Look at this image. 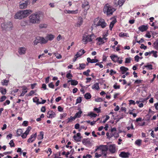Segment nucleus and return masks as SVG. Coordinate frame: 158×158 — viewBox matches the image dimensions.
<instances>
[{"instance_id": "nucleus-1", "label": "nucleus", "mask_w": 158, "mask_h": 158, "mask_svg": "<svg viewBox=\"0 0 158 158\" xmlns=\"http://www.w3.org/2000/svg\"><path fill=\"white\" fill-rule=\"evenodd\" d=\"M43 15L38 12H36L31 15L29 17V22L32 24H38L40 23V18Z\"/></svg>"}, {"instance_id": "nucleus-2", "label": "nucleus", "mask_w": 158, "mask_h": 158, "mask_svg": "<svg viewBox=\"0 0 158 158\" xmlns=\"http://www.w3.org/2000/svg\"><path fill=\"white\" fill-rule=\"evenodd\" d=\"M32 12V11L30 10H20L16 13L15 18V19H21L27 17Z\"/></svg>"}, {"instance_id": "nucleus-3", "label": "nucleus", "mask_w": 158, "mask_h": 158, "mask_svg": "<svg viewBox=\"0 0 158 158\" xmlns=\"http://www.w3.org/2000/svg\"><path fill=\"white\" fill-rule=\"evenodd\" d=\"M115 10V9L108 4H106L103 9L104 13L106 14L108 16L112 15Z\"/></svg>"}, {"instance_id": "nucleus-4", "label": "nucleus", "mask_w": 158, "mask_h": 158, "mask_svg": "<svg viewBox=\"0 0 158 158\" xmlns=\"http://www.w3.org/2000/svg\"><path fill=\"white\" fill-rule=\"evenodd\" d=\"M1 26L3 30L10 31L13 28V25L11 22H8L1 24Z\"/></svg>"}, {"instance_id": "nucleus-5", "label": "nucleus", "mask_w": 158, "mask_h": 158, "mask_svg": "<svg viewBox=\"0 0 158 158\" xmlns=\"http://www.w3.org/2000/svg\"><path fill=\"white\" fill-rule=\"evenodd\" d=\"M48 42L47 40H46L43 37H37L36 39L34 41V44L37 45L38 43L41 44H45Z\"/></svg>"}, {"instance_id": "nucleus-6", "label": "nucleus", "mask_w": 158, "mask_h": 158, "mask_svg": "<svg viewBox=\"0 0 158 158\" xmlns=\"http://www.w3.org/2000/svg\"><path fill=\"white\" fill-rule=\"evenodd\" d=\"M30 3V0H24L21 1L19 3V7L21 9H24L26 8L28 5Z\"/></svg>"}, {"instance_id": "nucleus-7", "label": "nucleus", "mask_w": 158, "mask_h": 158, "mask_svg": "<svg viewBox=\"0 0 158 158\" xmlns=\"http://www.w3.org/2000/svg\"><path fill=\"white\" fill-rule=\"evenodd\" d=\"M107 24L105 22V20L101 18L100 19L96 24V26H100L102 28H105Z\"/></svg>"}, {"instance_id": "nucleus-8", "label": "nucleus", "mask_w": 158, "mask_h": 158, "mask_svg": "<svg viewBox=\"0 0 158 158\" xmlns=\"http://www.w3.org/2000/svg\"><path fill=\"white\" fill-rule=\"evenodd\" d=\"M82 40L84 42H85V44H86L88 42H91L92 41L91 35H84L83 36Z\"/></svg>"}, {"instance_id": "nucleus-9", "label": "nucleus", "mask_w": 158, "mask_h": 158, "mask_svg": "<svg viewBox=\"0 0 158 158\" xmlns=\"http://www.w3.org/2000/svg\"><path fill=\"white\" fill-rule=\"evenodd\" d=\"M82 7L83 8L85 9V10L87 11L89 7V2L87 1L84 0V1L82 2Z\"/></svg>"}, {"instance_id": "nucleus-10", "label": "nucleus", "mask_w": 158, "mask_h": 158, "mask_svg": "<svg viewBox=\"0 0 158 158\" xmlns=\"http://www.w3.org/2000/svg\"><path fill=\"white\" fill-rule=\"evenodd\" d=\"M31 129V127L28 126L27 129L26 131L25 132L21 135V137L23 139H24L26 138L27 135L29 134L30 131Z\"/></svg>"}, {"instance_id": "nucleus-11", "label": "nucleus", "mask_w": 158, "mask_h": 158, "mask_svg": "<svg viewBox=\"0 0 158 158\" xmlns=\"http://www.w3.org/2000/svg\"><path fill=\"white\" fill-rule=\"evenodd\" d=\"M36 137V133H35V134H32L31 135L30 137L28 139L27 142L28 143L33 142L34 140H35Z\"/></svg>"}, {"instance_id": "nucleus-12", "label": "nucleus", "mask_w": 158, "mask_h": 158, "mask_svg": "<svg viewBox=\"0 0 158 158\" xmlns=\"http://www.w3.org/2000/svg\"><path fill=\"white\" fill-rule=\"evenodd\" d=\"M125 0H114V3L116 6L119 5L120 6L123 5Z\"/></svg>"}, {"instance_id": "nucleus-13", "label": "nucleus", "mask_w": 158, "mask_h": 158, "mask_svg": "<svg viewBox=\"0 0 158 158\" xmlns=\"http://www.w3.org/2000/svg\"><path fill=\"white\" fill-rule=\"evenodd\" d=\"M130 155V153L128 152H121L119 155V156L122 158H128L129 156Z\"/></svg>"}, {"instance_id": "nucleus-14", "label": "nucleus", "mask_w": 158, "mask_h": 158, "mask_svg": "<svg viewBox=\"0 0 158 158\" xmlns=\"http://www.w3.org/2000/svg\"><path fill=\"white\" fill-rule=\"evenodd\" d=\"M148 28L147 25H143L138 27L139 30L142 32L146 31Z\"/></svg>"}, {"instance_id": "nucleus-15", "label": "nucleus", "mask_w": 158, "mask_h": 158, "mask_svg": "<svg viewBox=\"0 0 158 158\" xmlns=\"http://www.w3.org/2000/svg\"><path fill=\"white\" fill-rule=\"evenodd\" d=\"M26 49L24 47H21L19 49L18 52L20 55L24 54L26 53Z\"/></svg>"}, {"instance_id": "nucleus-16", "label": "nucleus", "mask_w": 158, "mask_h": 158, "mask_svg": "<svg viewBox=\"0 0 158 158\" xmlns=\"http://www.w3.org/2000/svg\"><path fill=\"white\" fill-rule=\"evenodd\" d=\"M109 150L112 153H115V146L114 145H110L109 146Z\"/></svg>"}, {"instance_id": "nucleus-17", "label": "nucleus", "mask_w": 158, "mask_h": 158, "mask_svg": "<svg viewBox=\"0 0 158 158\" xmlns=\"http://www.w3.org/2000/svg\"><path fill=\"white\" fill-rule=\"evenodd\" d=\"M64 12L66 14H76L78 13V10H65L64 11Z\"/></svg>"}, {"instance_id": "nucleus-18", "label": "nucleus", "mask_w": 158, "mask_h": 158, "mask_svg": "<svg viewBox=\"0 0 158 158\" xmlns=\"http://www.w3.org/2000/svg\"><path fill=\"white\" fill-rule=\"evenodd\" d=\"M87 60L88 63H97L98 61V60L96 59H91L89 57H88L87 59Z\"/></svg>"}, {"instance_id": "nucleus-19", "label": "nucleus", "mask_w": 158, "mask_h": 158, "mask_svg": "<svg viewBox=\"0 0 158 158\" xmlns=\"http://www.w3.org/2000/svg\"><path fill=\"white\" fill-rule=\"evenodd\" d=\"M85 52V51L84 49H81L79 52H77V54L76 55V56H77L79 57L83 55Z\"/></svg>"}, {"instance_id": "nucleus-20", "label": "nucleus", "mask_w": 158, "mask_h": 158, "mask_svg": "<svg viewBox=\"0 0 158 158\" xmlns=\"http://www.w3.org/2000/svg\"><path fill=\"white\" fill-rule=\"evenodd\" d=\"M83 22V19L81 17H79L78 19V21L77 23V26L80 27L82 24Z\"/></svg>"}, {"instance_id": "nucleus-21", "label": "nucleus", "mask_w": 158, "mask_h": 158, "mask_svg": "<svg viewBox=\"0 0 158 158\" xmlns=\"http://www.w3.org/2000/svg\"><path fill=\"white\" fill-rule=\"evenodd\" d=\"M120 69L121 71V73L122 74H124L128 70V69L124 66H121L120 67Z\"/></svg>"}, {"instance_id": "nucleus-22", "label": "nucleus", "mask_w": 158, "mask_h": 158, "mask_svg": "<svg viewBox=\"0 0 158 158\" xmlns=\"http://www.w3.org/2000/svg\"><path fill=\"white\" fill-rule=\"evenodd\" d=\"M110 57L112 60L115 62H116L117 61V60H119V57H118L117 56L115 55L111 56Z\"/></svg>"}, {"instance_id": "nucleus-23", "label": "nucleus", "mask_w": 158, "mask_h": 158, "mask_svg": "<svg viewBox=\"0 0 158 158\" xmlns=\"http://www.w3.org/2000/svg\"><path fill=\"white\" fill-rule=\"evenodd\" d=\"M116 22V19H115L110 22L109 26L110 29V30H112L113 27L114 26V24Z\"/></svg>"}, {"instance_id": "nucleus-24", "label": "nucleus", "mask_w": 158, "mask_h": 158, "mask_svg": "<svg viewBox=\"0 0 158 158\" xmlns=\"http://www.w3.org/2000/svg\"><path fill=\"white\" fill-rule=\"evenodd\" d=\"M71 82V85H76L78 84V82L76 80H68V82Z\"/></svg>"}, {"instance_id": "nucleus-25", "label": "nucleus", "mask_w": 158, "mask_h": 158, "mask_svg": "<svg viewBox=\"0 0 158 158\" xmlns=\"http://www.w3.org/2000/svg\"><path fill=\"white\" fill-rule=\"evenodd\" d=\"M82 112L80 109L79 111L76 113L74 115L75 118H79L81 116V114L82 113Z\"/></svg>"}, {"instance_id": "nucleus-26", "label": "nucleus", "mask_w": 158, "mask_h": 158, "mask_svg": "<svg viewBox=\"0 0 158 158\" xmlns=\"http://www.w3.org/2000/svg\"><path fill=\"white\" fill-rule=\"evenodd\" d=\"M92 89H94L98 90L99 89V83H95L92 86Z\"/></svg>"}, {"instance_id": "nucleus-27", "label": "nucleus", "mask_w": 158, "mask_h": 158, "mask_svg": "<svg viewBox=\"0 0 158 158\" xmlns=\"http://www.w3.org/2000/svg\"><path fill=\"white\" fill-rule=\"evenodd\" d=\"M44 138V132L43 131L40 132V134L38 135L37 139L38 140H41Z\"/></svg>"}, {"instance_id": "nucleus-28", "label": "nucleus", "mask_w": 158, "mask_h": 158, "mask_svg": "<svg viewBox=\"0 0 158 158\" xmlns=\"http://www.w3.org/2000/svg\"><path fill=\"white\" fill-rule=\"evenodd\" d=\"M23 131L22 129H19L17 131V136H19L22 135Z\"/></svg>"}, {"instance_id": "nucleus-29", "label": "nucleus", "mask_w": 158, "mask_h": 158, "mask_svg": "<svg viewBox=\"0 0 158 158\" xmlns=\"http://www.w3.org/2000/svg\"><path fill=\"white\" fill-rule=\"evenodd\" d=\"M48 114H50V115L51 116L52 118L54 117L56 115L55 113L52 110H50L48 111L47 113V115Z\"/></svg>"}, {"instance_id": "nucleus-30", "label": "nucleus", "mask_w": 158, "mask_h": 158, "mask_svg": "<svg viewBox=\"0 0 158 158\" xmlns=\"http://www.w3.org/2000/svg\"><path fill=\"white\" fill-rule=\"evenodd\" d=\"M103 38H102L100 37L97 38L96 39V40H98V42H99L100 43H99V45H100L102 44H104L105 42H104Z\"/></svg>"}, {"instance_id": "nucleus-31", "label": "nucleus", "mask_w": 158, "mask_h": 158, "mask_svg": "<svg viewBox=\"0 0 158 158\" xmlns=\"http://www.w3.org/2000/svg\"><path fill=\"white\" fill-rule=\"evenodd\" d=\"M79 66V68H77V69L80 70L83 69H84L86 67V65L84 63L80 64Z\"/></svg>"}, {"instance_id": "nucleus-32", "label": "nucleus", "mask_w": 158, "mask_h": 158, "mask_svg": "<svg viewBox=\"0 0 158 158\" xmlns=\"http://www.w3.org/2000/svg\"><path fill=\"white\" fill-rule=\"evenodd\" d=\"M85 98L86 99H89L91 98V95L90 93H87L85 94L84 95Z\"/></svg>"}, {"instance_id": "nucleus-33", "label": "nucleus", "mask_w": 158, "mask_h": 158, "mask_svg": "<svg viewBox=\"0 0 158 158\" xmlns=\"http://www.w3.org/2000/svg\"><path fill=\"white\" fill-rule=\"evenodd\" d=\"M48 40H52L54 38V36L53 35L50 34L48 35L47 36Z\"/></svg>"}, {"instance_id": "nucleus-34", "label": "nucleus", "mask_w": 158, "mask_h": 158, "mask_svg": "<svg viewBox=\"0 0 158 158\" xmlns=\"http://www.w3.org/2000/svg\"><path fill=\"white\" fill-rule=\"evenodd\" d=\"M88 116H89L91 117H95L97 116V114L93 112H91L88 113L87 114Z\"/></svg>"}, {"instance_id": "nucleus-35", "label": "nucleus", "mask_w": 158, "mask_h": 158, "mask_svg": "<svg viewBox=\"0 0 158 158\" xmlns=\"http://www.w3.org/2000/svg\"><path fill=\"white\" fill-rule=\"evenodd\" d=\"M0 92L2 94L5 95L6 93V89L2 87H0Z\"/></svg>"}, {"instance_id": "nucleus-36", "label": "nucleus", "mask_w": 158, "mask_h": 158, "mask_svg": "<svg viewBox=\"0 0 158 158\" xmlns=\"http://www.w3.org/2000/svg\"><path fill=\"white\" fill-rule=\"evenodd\" d=\"M103 148H102V151L103 152H107L108 150V148L106 145H102Z\"/></svg>"}, {"instance_id": "nucleus-37", "label": "nucleus", "mask_w": 158, "mask_h": 158, "mask_svg": "<svg viewBox=\"0 0 158 158\" xmlns=\"http://www.w3.org/2000/svg\"><path fill=\"white\" fill-rule=\"evenodd\" d=\"M8 82L9 81L8 80L6 79H4L2 80L1 82V83L2 85H8Z\"/></svg>"}, {"instance_id": "nucleus-38", "label": "nucleus", "mask_w": 158, "mask_h": 158, "mask_svg": "<svg viewBox=\"0 0 158 158\" xmlns=\"http://www.w3.org/2000/svg\"><path fill=\"white\" fill-rule=\"evenodd\" d=\"M90 72V70L88 69L86 71H84L83 73V75L86 76H89V73Z\"/></svg>"}, {"instance_id": "nucleus-39", "label": "nucleus", "mask_w": 158, "mask_h": 158, "mask_svg": "<svg viewBox=\"0 0 158 158\" xmlns=\"http://www.w3.org/2000/svg\"><path fill=\"white\" fill-rule=\"evenodd\" d=\"M87 139H84L82 140V142L83 144L85 145H86L88 144H89L90 142V141H86Z\"/></svg>"}, {"instance_id": "nucleus-40", "label": "nucleus", "mask_w": 158, "mask_h": 158, "mask_svg": "<svg viewBox=\"0 0 158 158\" xmlns=\"http://www.w3.org/2000/svg\"><path fill=\"white\" fill-rule=\"evenodd\" d=\"M143 67L148 68L149 70H152L153 69L152 65L151 64H148L147 65L143 66Z\"/></svg>"}, {"instance_id": "nucleus-41", "label": "nucleus", "mask_w": 158, "mask_h": 158, "mask_svg": "<svg viewBox=\"0 0 158 158\" xmlns=\"http://www.w3.org/2000/svg\"><path fill=\"white\" fill-rule=\"evenodd\" d=\"M141 142L142 140L141 139H138L135 141V144L139 146L140 145Z\"/></svg>"}, {"instance_id": "nucleus-42", "label": "nucleus", "mask_w": 158, "mask_h": 158, "mask_svg": "<svg viewBox=\"0 0 158 158\" xmlns=\"http://www.w3.org/2000/svg\"><path fill=\"white\" fill-rule=\"evenodd\" d=\"M40 28H46L47 27V25L45 24H41L39 25Z\"/></svg>"}, {"instance_id": "nucleus-43", "label": "nucleus", "mask_w": 158, "mask_h": 158, "mask_svg": "<svg viewBox=\"0 0 158 158\" xmlns=\"http://www.w3.org/2000/svg\"><path fill=\"white\" fill-rule=\"evenodd\" d=\"M35 92L34 90H31L29 92V94H26V96H32L33 94L35 93Z\"/></svg>"}, {"instance_id": "nucleus-44", "label": "nucleus", "mask_w": 158, "mask_h": 158, "mask_svg": "<svg viewBox=\"0 0 158 158\" xmlns=\"http://www.w3.org/2000/svg\"><path fill=\"white\" fill-rule=\"evenodd\" d=\"M76 118H75L74 116V117L71 116L70 118H69L68 119V121L67 122V123H69V122L73 120H74Z\"/></svg>"}, {"instance_id": "nucleus-45", "label": "nucleus", "mask_w": 158, "mask_h": 158, "mask_svg": "<svg viewBox=\"0 0 158 158\" xmlns=\"http://www.w3.org/2000/svg\"><path fill=\"white\" fill-rule=\"evenodd\" d=\"M11 147H14L15 146V143L13 140H11L9 143Z\"/></svg>"}, {"instance_id": "nucleus-46", "label": "nucleus", "mask_w": 158, "mask_h": 158, "mask_svg": "<svg viewBox=\"0 0 158 158\" xmlns=\"http://www.w3.org/2000/svg\"><path fill=\"white\" fill-rule=\"evenodd\" d=\"M131 61V58L130 57L127 58L125 59V63H130Z\"/></svg>"}, {"instance_id": "nucleus-47", "label": "nucleus", "mask_w": 158, "mask_h": 158, "mask_svg": "<svg viewBox=\"0 0 158 158\" xmlns=\"http://www.w3.org/2000/svg\"><path fill=\"white\" fill-rule=\"evenodd\" d=\"M73 76L70 73H69L66 74V77L69 79H71Z\"/></svg>"}, {"instance_id": "nucleus-48", "label": "nucleus", "mask_w": 158, "mask_h": 158, "mask_svg": "<svg viewBox=\"0 0 158 158\" xmlns=\"http://www.w3.org/2000/svg\"><path fill=\"white\" fill-rule=\"evenodd\" d=\"M6 98V97L5 96H2L0 98V102H2L4 101Z\"/></svg>"}, {"instance_id": "nucleus-49", "label": "nucleus", "mask_w": 158, "mask_h": 158, "mask_svg": "<svg viewBox=\"0 0 158 158\" xmlns=\"http://www.w3.org/2000/svg\"><path fill=\"white\" fill-rule=\"evenodd\" d=\"M95 101L97 102H101L103 101L102 99L100 98H98L95 99Z\"/></svg>"}, {"instance_id": "nucleus-50", "label": "nucleus", "mask_w": 158, "mask_h": 158, "mask_svg": "<svg viewBox=\"0 0 158 158\" xmlns=\"http://www.w3.org/2000/svg\"><path fill=\"white\" fill-rule=\"evenodd\" d=\"M82 101L81 98V97H79V98H78L76 100V104L80 103Z\"/></svg>"}, {"instance_id": "nucleus-51", "label": "nucleus", "mask_w": 158, "mask_h": 158, "mask_svg": "<svg viewBox=\"0 0 158 158\" xmlns=\"http://www.w3.org/2000/svg\"><path fill=\"white\" fill-rule=\"evenodd\" d=\"M117 85V83H115L114 85L113 86V87L114 88V89H120V86L119 85Z\"/></svg>"}, {"instance_id": "nucleus-52", "label": "nucleus", "mask_w": 158, "mask_h": 158, "mask_svg": "<svg viewBox=\"0 0 158 158\" xmlns=\"http://www.w3.org/2000/svg\"><path fill=\"white\" fill-rule=\"evenodd\" d=\"M48 86L51 88L54 89V85H53L52 82H51L48 84Z\"/></svg>"}, {"instance_id": "nucleus-53", "label": "nucleus", "mask_w": 158, "mask_h": 158, "mask_svg": "<svg viewBox=\"0 0 158 158\" xmlns=\"http://www.w3.org/2000/svg\"><path fill=\"white\" fill-rule=\"evenodd\" d=\"M73 138L74 139L77 141H79L80 140V139L75 135H74L73 136Z\"/></svg>"}, {"instance_id": "nucleus-54", "label": "nucleus", "mask_w": 158, "mask_h": 158, "mask_svg": "<svg viewBox=\"0 0 158 158\" xmlns=\"http://www.w3.org/2000/svg\"><path fill=\"white\" fill-rule=\"evenodd\" d=\"M106 118L102 122V123H105L110 118V117L108 115H106Z\"/></svg>"}, {"instance_id": "nucleus-55", "label": "nucleus", "mask_w": 158, "mask_h": 158, "mask_svg": "<svg viewBox=\"0 0 158 158\" xmlns=\"http://www.w3.org/2000/svg\"><path fill=\"white\" fill-rule=\"evenodd\" d=\"M139 57L138 55L136 56L135 57L134 59L135 61H136L137 62H138L139 60Z\"/></svg>"}, {"instance_id": "nucleus-56", "label": "nucleus", "mask_w": 158, "mask_h": 158, "mask_svg": "<svg viewBox=\"0 0 158 158\" xmlns=\"http://www.w3.org/2000/svg\"><path fill=\"white\" fill-rule=\"evenodd\" d=\"M142 81V80H137L135 81V83L139 84L141 83Z\"/></svg>"}, {"instance_id": "nucleus-57", "label": "nucleus", "mask_w": 158, "mask_h": 158, "mask_svg": "<svg viewBox=\"0 0 158 158\" xmlns=\"http://www.w3.org/2000/svg\"><path fill=\"white\" fill-rule=\"evenodd\" d=\"M116 73V72L115 71H114L112 69H111L110 70V75L111 76H112V75H113V74H115Z\"/></svg>"}, {"instance_id": "nucleus-58", "label": "nucleus", "mask_w": 158, "mask_h": 158, "mask_svg": "<svg viewBox=\"0 0 158 158\" xmlns=\"http://www.w3.org/2000/svg\"><path fill=\"white\" fill-rule=\"evenodd\" d=\"M126 33H124L123 32H121L119 34V36L120 37H124L126 36Z\"/></svg>"}, {"instance_id": "nucleus-59", "label": "nucleus", "mask_w": 158, "mask_h": 158, "mask_svg": "<svg viewBox=\"0 0 158 158\" xmlns=\"http://www.w3.org/2000/svg\"><path fill=\"white\" fill-rule=\"evenodd\" d=\"M28 122L27 121H23L22 125L25 126H27L28 125Z\"/></svg>"}, {"instance_id": "nucleus-60", "label": "nucleus", "mask_w": 158, "mask_h": 158, "mask_svg": "<svg viewBox=\"0 0 158 158\" xmlns=\"http://www.w3.org/2000/svg\"><path fill=\"white\" fill-rule=\"evenodd\" d=\"M92 156L89 154H87L86 156H83V158H86L87 157H88L89 158H91Z\"/></svg>"}, {"instance_id": "nucleus-61", "label": "nucleus", "mask_w": 158, "mask_h": 158, "mask_svg": "<svg viewBox=\"0 0 158 158\" xmlns=\"http://www.w3.org/2000/svg\"><path fill=\"white\" fill-rule=\"evenodd\" d=\"M58 110L60 112H62L63 110V108L60 106H59L58 107Z\"/></svg>"}, {"instance_id": "nucleus-62", "label": "nucleus", "mask_w": 158, "mask_h": 158, "mask_svg": "<svg viewBox=\"0 0 158 158\" xmlns=\"http://www.w3.org/2000/svg\"><path fill=\"white\" fill-rule=\"evenodd\" d=\"M67 115L66 113H63L62 114H60V118L61 119H62L63 117H64Z\"/></svg>"}, {"instance_id": "nucleus-63", "label": "nucleus", "mask_w": 158, "mask_h": 158, "mask_svg": "<svg viewBox=\"0 0 158 158\" xmlns=\"http://www.w3.org/2000/svg\"><path fill=\"white\" fill-rule=\"evenodd\" d=\"M80 127V125L78 123L76 124L75 125V128L76 129H79Z\"/></svg>"}, {"instance_id": "nucleus-64", "label": "nucleus", "mask_w": 158, "mask_h": 158, "mask_svg": "<svg viewBox=\"0 0 158 158\" xmlns=\"http://www.w3.org/2000/svg\"><path fill=\"white\" fill-rule=\"evenodd\" d=\"M147 46H145L143 44H141V46L140 47V48L141 49L143 48L144 49H146L147 48Z\"/></svg>"}]
</instances>
